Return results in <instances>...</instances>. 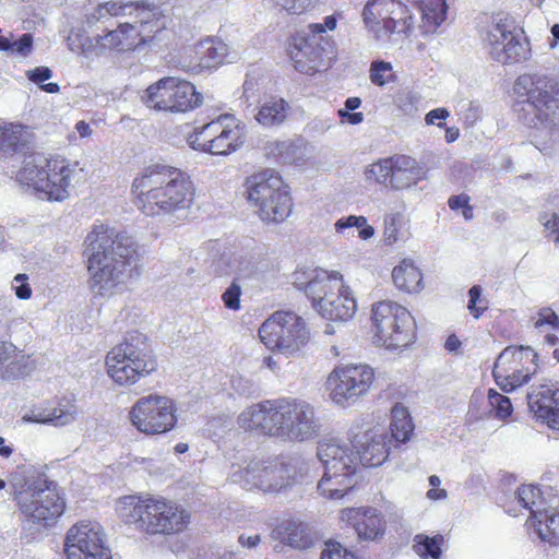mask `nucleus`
<instances>
[{"mask_svg": "<svg viewBox=\"0 0 559 559\" xmlns=\"http://www.w3.org/2000/svg\"><path fill=\"white\" fill-rule=\"evenodd\" d=\"M84 257L94 295L111 297L139 274L140 255L133 239L114 228L94 225L84 239Z\"/></svg>", "mask_w": 559, "mask_h": 559, "instance_id": "f257e3e1", "label": "nucleus"}, {"mask_svg": "<svg viewBox=\"0 0 559 559\" xmlns=\"http://www.w3.org/2000/svg\"><path fill=\"white\" fill-rule=\"evenodd\" d=\"M238 426L246 431L273 437L285 442H307L319 437L321 421L314 407L299 399L266 400L243 409Z\"/></svg>", "mask_w": 559, "mask_h": 559, "instance_id": "f03ea898", "label": "nucleus"}, {"mask_svg": "<svg viewBox=\"0 0 559 559\" xmlns=\"http://www.w3.org/2000/svg\"><path fill=\"white\" fill-rule=\"evenodd\" d=\"M139 209L148 216L177 214L193 202V188L179 169L156 166L136 177L132 183Z\"/></svg>", "mask_w": 559, "mask_h": 559, "instance_id": "7ed1b4c3", "label": "nucleus"}, {"mask_svg": "<svg viewBox=\"0 0 559 559\" xmlns=\"http://www.w3.org/2000/svg\"><path fill=\"white\" fill-rule=\"evenodd\" d=\"M514 111L530 128L545 132L551 142L559 141V86L544 74H522L513 85Z\"/></svg>", "mask_w": 559, "mask_h": 559, "instance_id": "20e7f679", "label": "nucleus"}, {"mask_svg": "<svg viewBox=\"0 0 559 559\" xmlns=\"http://www.w3.org/2000/svg\"><path fill=\"white\" fill-rule=\"evenodd\" d=\"M120 519L151 535H170L185 531L190 513L164 498L124 496L117 502Z\"/></svg>", "mask_w": 559, "mask_h": 559, "instance_id": "39448f33", "label": "nucleus"}, {"mask_svg": "<svg viewBox=\"0 0 559 559\" xmlns=\"http://www.w3.org/2000/svg\"><path fill=\"white\" fill-rule=\"evenodd\" d=\"M107 376L120 386H130L157 369L156 357L145 334L130 332L106 355Z\"/></svg>", "mask_w": 559, "mask_h": 559, "instance_id": "423d86ee", "label": "nucleus"}, {"mask_svg": "<svg viewBox=\"0 0 559 559\" xmlns=\"http://www.w3.org/2000/svg\"><path fill=\"white\" fill-rule=\"evenodd\" d=\"M353 448L337 439L319 442L317 456L324 472L317 489L322 497L341 499L354 487L358 459Z\"/></svg>", "mask_w": 559, "mask_h": 559, "instance_id": "0eeeda50", "label": "nucleus"}, {"mask_svg": "<svg viewBox=\"0 0 559 559\" xmlns=\"http://www.w3.org/2000/svg\"><path fill=\"white\" fill-rule=\"evenodd\" d=\"M247 199L263 222L281 223L292 212L288 186L273 170L253 174L246 180Z\"/></svg>", "mask_w": 559, "mask_h": 559, "instance_id": "6e6552de", "label": "nucleus"}, {"mask_svg": "<svg viewBox=\"0 0 559 559\" xmlns=\"http://www.w3.org/2000/svg\"><path fill=\"white\" fill-rule=\"evenodd\" d=\"M373 342L388 349H399L411 345L416 338V322L403 306L383 300L371 309Z\"/></svg>", "mask_w": 559, "mask_h": 559, "instance_id": "1a4fd4ad", "label": "nucleus"}, {"mask_svg": "<svg viewBox=\"0 0 559 559\" xmlns=\"http://www.w3.org/2000/svg\"><path fill=\"white\" fill-rule=\"evenodd\" d=\"M310 290L317 294L312 307L323 318L344 322L356 313V299L338 272L320 273Z\"/></svg>", "mask_w": 559, "mask_h": 559, "instance_id": "9d476101", "label": "nucleus"}, {"mask_svg": "<svg viewBox=\"0 0 559 559\" xmlns=\"http://www.w3.org/2000/svg\"><path fill=\"white\" fill-rule=\"evenodd\" d=\"M259 336L271 350L295 355L310 340L305 320L290 311H276L259 329Z\"/></svg>", "mask_w": 559, "mask_h": 559, "instance_id": "9b49d317", "label": "nucleus"}, {"mask_svg": "<svg viewBox=\"0 0 559 559\" xmlns=\"http://www.w3.org/2000/svg\"><path fill=\"white\" fill-rule=\"evenodd\" d=\"M33 129L21 123L0 124V152L12 154L22 167L16 181L24 192H35V155L33 148Z\"/></svg>", "mask_w": 559, "mask_h": 559, "instance_id": "f8f14e48", "label": "nucleus"}, {"mask_svg": "<svg viewBox=\"0 0 559 559\" xmlns=\"http://www.w3.org/2000/svg\"><path fill=\"white\" fill-rule=\"evenodd\" d=\"M175 402L165 395L148 394L140 397L130 408L129 418L140 432L147 436L163 435L177 424Z\"/></svg>", "mask_w": 559, "mask_h": 559, "instance_id": "ddd939ff", "label": "nucleus"}, {"mask_svg": "<svg viewBox=\"0 0 559 559\" xmlns=\"http://www.w3.org/2000/svg\"><path fill=\"white\" fill-rule=\"evenodd\" d=\"M83 171L78 162L60 155L44 157L37 166V193L50 202H62L70 197V188Z\"/></svg>", "mask_w": 559, "mask_h": 559, "instance_id": "4468645a", "label": "nucleus"}, {"mask_svg": "<svg viewBox=\"0 0 559 559\" xmlns=\"http://www.w3.org/2000/svg\"><path fill=\"white\" fill-rule=\"evenodd\" d=\"M142 100L155 110L185 112L200 106L202 96L190 82L168 76L150 85Z\"/></svg>", "mask_w": 559, "mask_h": 559, "instance_id": "2eb2a0df", "label": "nucleus"}, {"mask_svg": "<svg viewBox=\"0 0 559 559\" xmlns=\"http://www.w3.org/2000/svg\"><path fill=\"white\" fill-rule=\"evenodd\" d=\"M484 41L491 58L498 62H520L528 57V43L516 32L513 19L504 13L492 16Z\"/></svg>", "mask_w": 559, "mask_h": 559, "instance_id": "dca6fc26", "label": "nucleus"}, {"mask_svg": "<svg viewBox=\"0 0 559 559\" xmlns=\"http://www.w3.org/2000/svg\"><path fill=\"white\" fill-rule=\"evenodd\" d=\"M537 354L530 346L504 348L496 359L492 376L504 392H512L527 383L536 372Z\"/></svg>", "mask_w": 559, "mask_h": 559, "instance_id": "f3484780", "label": "nucleus"}, {"mask_svg": "<svg viewBox=\"0 0 559 559\" xmlns=\"http://www.w3.org/2000/svg\"><path fill=\"white\" fill-rule=\"evenodd\" d=\"M374 371L368 365H346L336 367L328 377L326 388L331 400L341 406L357 401L371 388Z\"/></svg>", "mask_w": 559, "mask_h": 559, "instance_id": "a211bd4d", "label": "nucleus"}, {"mask_svg": "<svg viewBox=\"0 0 559 559\" xmlns=\"http://www.w3.org/2000/svg\"><path fill=\"white\" fill-rule=\"evenodd\" d=\"M67 559H112L99 523L81 521L72 525L66 535Z\"/></svg>", "mask_w": 559, "mask_h": 559, "instance_id": "6ab92c4d", "label": "nucleus"}, {"mask_svg": "<svg viewBox=\"0 0 559 559\" xmlns=\"http://www.w3.org/2000/svg\"><path fill=\"white\" fill-rule=\"evenodd\" d=\"M133 24L140 50L160 51L169 45L171 31L167 27L166 17L156 8L136 4Z\"/></svg>", "mask_w": 559, "mask_h": 559, "instance_id": "aec40b11", "label": "nucleus"}, {"mask_svg": "<svg viewBox=\"0 0 559 559\" xmlns=\"http://www.w3.org/2000/svg\"><path fill=\"white\" fill-rule=\"evenodd\" d=\"M64 509L66 500L57 483L37 475V533L55 527Z\"/></svg>", "mask_w": 559, "mask_h": 559, "instance_id": "412c9836", "label": "nucleus"}, {"mask_svg": "<svg viewBox=\"0 0 559 559\" xmlns=\"http://www.w3.org/2000/svg\"><path fill=\"white\" fill-rule=\"evenodd\" d=\"M526 397L536 420L559 430V388L550 382L532 385Z\"/></svg>", "mask_w": 559, "mask_h": 559, "instance_id": "4be33fe9", "label": "nucleus"}, {"mask_svg": "<svg viewBox=\"0 0 559 559\" xmlns=\"http://www.w3.org/2000/svg\"><path fill=\"white\" fill-rule=\"evenodd\" d=\"M391 438L383 427H374L356 435L353 440V447L356 448L357 459L365 466H379L389 455Z\"/></svg>", "mask_w": 559, "mask_h": 559, "instance_id": "5701e85b", "label": "nucleus"}, {"mask_svg": "<svg viewBox=\"0 0 559 559\" xmlns=\"http://www.w3.org/2000/svg\"><path fill=\"white\" fill-rule=\"evenodd\" d=\"M320 38L309 31L298 33L290 44L289 56L297 71L305 74L314 73L321 64L323 48Z\"/></svg>", "mask_w": 559, "mask_h": 559, "instance_id": "b1692460", "label": "nucleus"}, {"mask_svg": "<svg viewBox=\"0 0 559 559\" xmlns=\"http://www.w3.org/2000/svg\"><path fill=\"white\" fill-rule=\"evenodd\" d=\"M341 519L352 525L361 539L373 540L384 534L385 523L377 509H345L342 511Z\"/></svg>", "mask_w": 559, "mask_h": 559, "instance_id": "393cba45", "label": "nucleus"}, {"mask_svg": "<svg viewBox=\"0 0 559 559\" xmlns=\"http://www.w3.org/2000/svg\"><path fill=\"white\" fill-rule=\"evenodd\" d=\"M12 486L14 488V499L22 514L26 518L23 526L25 532L23 538L26 544H29L34 539L32 528L35 523V479L26 478L24 473H14Z\"/></svg>", "mask_w": 559, "mask_h": 559, "instance_id": "a878e982", "label": "nucleus"}, {"mask_svg": "<svg viewBox=\"0 0 559 559\" xmlns=\"http://www.w3.org/2000/svg\"><path fill=\"white\" fill-rule=\"evenodd\" d=\"M392 0H371L364 8L362 16L368 32L381 46L390 43V25L388 22Z\"/></svg>", "mask_w": 559, "mask_h": 559, "instance_id": "bb28decb", "label": "nucleus"}, {"mask_svg": "<svg viewBox=\"0 0 559 559\" xmlns=\"http://www.w3.org/2000/svg\"><path fill=\"white\" fill-rule=\"evenodd\" d=\"M81 412L73 396H62L50 402L37 413V424H47L57 428L72 425Z\"/></svg>", "mask_w": 559, "mask_h": 559, "instance_id": "cd10ccee", "label": "nucleus"}, {"mask_svg": "<svg viewBox=\"0 0 559 559\" xmlns=\"http://www.w3.org/2000/svg\"><path fill=\"white\" fill-rule=\"evenodd\" d=\"M95 41L97 55L103 53L105 50L141 51L133 23H121L116 29L103 36H96Z\"/></svg>", "mask_w": 559, "mask_h": 559, "instance_id": "c85d7f7f", "label": "nucleus"}, {"mask_svg": "<svg viewBox=\"0 0 559 559\" xmlns=\"http://www.w3.org/2000/svg\"><path fill=\"white\" fill-rule=\"evenodd\" d=\"M391 169V189L396 191L416 186L424 177L423 167L408 155H393Z\"/></svg>", "mask_w": 559, "mask_h": 559, "instance_id": "c756f323", "label": "nucleus"}, {"mask_svg": "<svg viewBox=\"0 0 559 559\" xmlns=\"http://www.w3.org/2000/svg\"><path fill=\"white\" fill-rule=\"evenodd\" d=\"M245 126L234 116L229 115L219 136L214 140L213 145H209V153L215 155L229 154L239 148L245 143Z\"/></svg>", "mask_w": 559, "mask_h": 559, "instance_id": "7c9ffc66", "label": "nucleus"}, {"mask_svg": "<svg viewBox=\"0 0 559 559\" xmlns=\"http://www.w3.org/2000/svg\"><path fill=\"white\" fill-rule=\"evenodd\" d=\"M272 537L293 548L304 549L311 545V537L307 533V525L296 520H285L277 524Z\"/></svg>", "mask_w": 559, "mask_h": 559, "instance_id": "2f4dec72", "label": "nucleus"}, {"mask_svg": "<svg viewBox=\"0 0 559 559\" xmlns=\"http://www.w3.org/2000/svg\"><path fill=\"white\" fill-rule=\"evenodd\" d=\"M263 457H252L230 467L229 479L240 487L251 490L260 487Z\"/></svg>", "mask_w": 559, "mask_h": 559, "instance_id": "473e14b6", "label": "nucleus"}, {"mask_svg": "<svg viewBox=\"0 0 559 559\" xmlns=\"http://www.w3.org/2000/svg\"><path fill=\"white\" fill-rule=\"evenodd\" d=\"M542 540L551 545L559 543V511L555 508H543L534 511V518L530 521Z\"/></svg>", "mask_w": 559, "mask_h": 559, "instance_id": "72a5a7b5", "label": "nucleus"}, {"mask_svg": "<svg viewBox=\"0 0 559 559\" xmlns=\"http://www.w3.org/2000/svg\"><path fill=\"white\" fill-rule=\"evenodd\" d=\"M394 285L403 292L417 293L423 288V274L411 259H404L392 271Z\"/></svg>", "mask_w": 559, "mask_h": 559, "instance_id": "f704fd0d", "label": "nucleus"}, {"mask_svg": "<svg viewBox=\"0 0 559 559\" xmlns=\"http://www.w3.org/2000/svg\"><path fill=\"white\" fill-rule=\"evenodd\" d=\"M284 462L274 457H263L259 490L274 493L284 490Z\"/></svg>", "mask_w": 559, "mask_h": 559, "instance_id": "c9c22d12", "label": "nucleus"}, {"mask_svg": "<svg viewBox=\"0 0 559 559\" xmlns=\"http://www.w3.org/2000/svg\"><path fill=\"white\" fill-rule=\"evenodd\" d=\"M228 116L229 115H221L211 122L195 128L193 134L189 138V143L192 148L209 152V145H213L214 140L219 136L222 128H225L226 121L228 120Z\"/></svg>", "mask_w": 559, "mask_h": 559, "instance_id": "e433bc0d", "label": "nucleus"}, {"mask_svg": "<svg viewBox=\"0 0 559 559\" xmlns=\"http://www.w3.org/2000/svg\"><path fill=\"white\" fill-rule=\"evenodd\" d=\"M421 12L423 29L425 33H435L445 21L448 4L445 0H418Z\"/></svg>", "mask_w": 559, "mask_h": 559, "instance_id": "4c0bfd02", "label": "nucleus"}, {"mask_svg": "<svg viewBox=\"0 0 559 559\" xmlns=\"http://www.w3.org/2000/svg\"><path fill=\"white\" fill-rule=\"evenodd\" d=\"M199 56L198 67L201 69H210L221 64L228 53V46L222 40L205 39L197 47Z\"/></svg>", "mask_w": 559, "mask_h": 559, "instance_id": "58836bf2", "label": "nucleus"}, {"mask_svg": "<svg viewBox=\"0 0 559 559\" xmlns=\"http://www.w3.org/2000/svg\"><path fill=\"white\" fill-rule=\"evenodd\" d=\"M288 104L282 98L264 102L254 116L257 122L265 128L278 126L287 116Z\"/></svg>", "mask_w": 559, "mask_h": 559, "instance_id": "ea45409f", "label": "nucleus"}, {"mask_svg": "<svg viewBox=\"0 0 559 559\" xmlns=\"http://www.w3.org/2000/svg\"><path fill=\"white\" fill-rule=\"evenodd\" d=\"M265 151L267 155H272L283 163L301 165L305 162L302 154V143L286 141H273L266 144Z\"/></svg>", "mask_w": 559, "mask_h": 559, "instance_id": "a19ab883", "label": "nucleus"}, {"mask_svg": "<svg viewBox=\"0 0 559 559\" xmlns=\"http://www.w3.org/2000/svg\"><path fill=\"white\" fill-rule=\"evenodd\" d=\"M391 440L407 441L414 428L407 408L400 403L395 404L391 409Z\"/></svg>", "mask_w": 559, "mask_h": 559, "instance_id": "79ce46f5", "label": "nucleus"}, {"mask_svg": "<svg viewBox=\"0 0 559 559\" xmlns=\"http://www.w3.org/2000/svg\"><path fill=\"white\" fill-rule=\"evenodd\" d=\"M388 22L390 25V43L395 34H407L413 26V15L407 5L397 0H392Z\"/></svg>", "mask_w": 559, "mask_h": 559, "instance_id": "37998d69", "label": "nucleus"}, {"mask_svg": "<svg viewBox=\"0 0 559 559\" xmlns=\"http://www.w3.org/2000/svg\"><path fill=\"white\" fill-rule=\"evenodd\" d=\"M358 228V236L362 240H368L374 235V228L368 224L365 216L349 215L342 217L334 224L335 233L340 236L348 237L349 230Z\"/></svg>", "mask_w": 559, "mask_h": 559, "instance_id": "c03bdc74", "label": "nucleus"}, {"mask_svg": "<svg viewBox=\"0 0 559 559\" xmlns=\"http://www.w3.org/2000/svg\"><path fill=\"white\" fill-rule=\"evenodd\" d=\"M284 490L306 480L311 471L309 461L302 457H290L284 462Z\"/></svg>", "mask_w": 559, "mask_h": 559, "instance_id": "a18cd8bd", "label": "nucleus"}, {"mask_svg": "<svg viewBox=\"0 0 559 559\" xmlns=\"http://www.w3.org/2000/svg\"><path fill=\"white\" fill-rule=\"evenodd\" d=\"M404 215L400 212L389 213L384 216L383 242L386 246H393L404 241L406 233L404 230Z\"/></svg>", "mask_w": 559, "mask_h": 559, "instance_id": "49530a36", "label": "nucleus"}, {"mask_svg": "<svg viewBox=\"0 0 559 559\" xmlns=\"http://www.w3.org/2000/svg\"><path fill=\"white\" fill-rule=\"evenodd\" d=\"M16 352L17 348L14 344L0 341V377L2 379L22 378L25 373L22 368L15 370L16 361H10Z\"/></svg>", "mask_w": 559, "mask_h": 559, "instance_id": "de8ad7c7", "label": "nucleus"}, {"mask_svg": "<svg viewBox=\"0 0 559 559\" xmlns=\"http://www.w3.org/2000/svg\"><path fill=\"white\" fill-rule=\"evenodd\" d=\"M415 544L413 546L414 551L421 558L425 559H440L441 558V546L444 542L442 535H435L432 537L418 534L415 536Z\"/></svg>", "mask_w": 559, "mask_h": 559, "instance_id": "09e8293b", "label": "nucleus"}, {"mask_svg": "<svg viewBox=\"0 0 559 559\" xmlns=\"http://www.w3.org/2000/svg\"><path fill=\"white\" fill-rule=\"evenodd\" d=\"M516 500L524 508L530 510V521L534 518L535 510H542L545 504L540 489L533 485H524L516 491Z\"/></svg>", "mask_w": 559, "mask_h": 559, "instance_id": "8fccbe9b", "label": "nucleus"}, {"mask_svg": "<svg viewBox=\"0 0 559 559\" xmlns=\"http://www.w3.org/2000/svg\"><path fill=\"white\" fill-rule=\"evenodd\" d=\"M391 164L392 156L371 164L366 171L367 179L391 189Z\"/></svg>", "mask_w": 559, "mask_h": 559, "instance_id": "3c124183", "label": "nucleus"}, {"mask_svg": "<svg viewBox=\"0 0 559 559\" xmlns=\"http://www.w3.org/2000/svg\"><path fill=\"white\" fill-rule=\"evenodd\" d=\"M320 273H329L322 269H312V270H299L293 274V284L300 290H304L307 297L311 300H314L317 294L311 293L310 286L319 280Z\"/></svg>", "mask_w": 559, "mask_h": 559, "instance_id": "603ef678", "label": "nucleus"}, {"mask_svg": "<svg viewBox=\"0 0 559 559\" xmlns=\"http://www.w3.org/2000/svg\"><path fill=\"white\" fill-rule=\"evenodd\" d=\"M369 78L371 83L383 86L394 81V71L390 62L383 60L372 61L369 69Z\"/></svg>", "mask_w": 559, "mask_h": 559, "instance_id": "864d4df0", "label": "nucleus"}, {"mask_svg": "<svg viewBox=\"0 0 559 559\" xmlns=\"http://www.w3.org/2000/svg\"><path fill=\"white\" fill-rule=\"evenodd\" d=\"M488 404L491 407L495 417L499 419H504L512 414L513 407L510 399L493 389L488 390Z\"/></svg>", "mask_w": 559, "mask_h": 559, "instance_id": "5fc2aeb1", "label": "nucleus"}, {"mask_svg": "<svg viewBox=\"0 0 559 559\" xmlns=\"http://www.w3.org/2000/svg\"><path fill=\"white\" fill-rule=\"evenodd\" d=\"M534 326L540 332L548 333V330H554L559 326V318L550 308L540 309L535 317H533Z\"/></svg>", "mask_w": 559, "mask_h": 559, "instance_id": "6e6d98bb", "label": "nucleus"}, {"mask_svg": "<svg viewBox=\"0 0 559 559\" xmlns=\"http://www.w3.org/2000/svg\"><path fill=\"white\" fill-rule=\"evenodd\" d=\"M274 8L288 14H301L312 7L313 0H269Z\"/></svg>", "mask_w": 559, "mask_h": 559, "instance_id": "4d7b16f0", "label": "nucleus"}, {"mask_svg": "<svg viewBox=\"0 0 559 559\" xmlns=\"http://www.w3.org/2000/svg\"><path fill=\"white\" fill-rule=\"evenodd\" d=\"M236 266H235V281H246L251 278L253 275L257 274L258 267L255 263L253 262L252 258L248 257H240L239 259H236Z\"/></svg>", "mask_w": 559, "mask_h": 559, "instance_id": "13d9d810", "label": "nucleus"}, {"mask_svg": "<svg viewBox=\"0 0 559 559\" xmlns=\"http://www.w3.org/2000/svg\"><path fill=\"white\" fill-rule=\"evenodd\" d=\"M468 296L467 309L474 318L478 319L487 309V302L480 298L481 287L478 285L472 286L468 290Z\"/></svg>", "mask_w": 559, "mask_h": 559, "instance_id": "bf43d9fd", "label": "nucleus"}, {"mask_svg": "<svg viewBox=\"0 0 559 559\" xmlns=\"http://www.w3.org/2000/svg\"><path fill=\"white\" fill-rule=\"evenodd\" d=\"M321 559H356L355 556L337 542L325 543Z\"/></svg>", "mask_w": 559, "mask_h": 559, "instance_id": "052dcab7", "label": "nucleus"}, {"mask_svg": "<svg viewBox=\"0 0 559 559\" xmlns=\"http://www.w3.org/2000/svg\"><path fill=\"white\" fill-rule=\"evenodd\" d=\"M237 282L238 281L234 280L231 285L222 295L225 306L231 310H238L240 308L241 288Z\"/></svg>", "mask_w": 559, "mask_h": 559, "instance_id": "680f3d73", "label": "nucleus"}, {"mask_svg": "<svg viewBox=\"0 0 559 559\" xmlns=\"http://www.w3.org/2000/svg\"><path fill=\"white\" fill-rule=\"evenodd\" d=\"M33 35L31 33L23 34L19 39H13L11 55L26 57L33 49Z\"/></svg>", "mask_w": 559, "mask_h": 559, "instance_id": "e2e57ef3", "label": "nucleus"}, {"mask_svg": "<svg viewBox=\"0 0 559 559\" xmlns=\"http://www.w3.org/2000/svg\"><path fill=\"white\" fill-rule=\"evenodd\" d=\"M90 39L81 34L79 31H71L67 37V44L73 52H87L91 45Z\"/></svg>", "mask_w": 559, "mask_h": 559, "instance_id": "0e129e2a", "label": "nucleus"}, {"mask_svg": "<svg viewBox=\"0 0 559 559\" xmlns=\"http://www.w3.org/2000/svg\"><path fill=\"white\" fill-rule=\"evenodd\" d=\"M460 115L466 123L474 124L480 118L481 106L474 100L464 103L460 108Z\"/></svg>", "mask_w": 559, "mask_h": 559, "instance_id": "69168bd1", "label": "nucleus"}, {"mask_svg": "<svg viewBox=\"0 0 559 559\" xmlns=\"http://www.w3.org/2000/svg\"><path fill=\"white\" fill-rule=\"evenodd\" d=\"M538 219L547 230L555 235V242L559 243V215L552 212H544Z\"/></svg>", "mask_w": 559, "mask_h": 559, "instance_id": "338daca9", "label": "nucleus"}, {"mask_svg": "<svg viewBox=\"0 0 559 559\" xmlns=\"http://www.w3.org/2000/svg\"><path fill=\"white\" fill-rule=\"evenodd\" d=\"M27 275L17 274L12 281V289L20 299H28L32 296V288L27 283Z\"/></svg>", "mask_w": 559, "mask_h": 559, "instance_id": "774afa93", "label": "nucleus"}]
</instances>
